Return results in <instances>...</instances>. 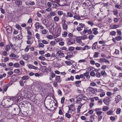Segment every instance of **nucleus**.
I'll use <instances>...</instances> for the list:
<instances>
[{"label": "nucleus", "instance_id": "nucleus-49", "mask_svg": "<svg viewBox=\"0 0 122 122\" xmlns=\"http://www.w3.org/2000/svg\"><path fill=\"white\" fill-rule=\"evenodd\" d=\"M41 32L43 35L46 34V30L45 29L41 31Z\"/></svg>", "mask_w": 122, "mask_h": 122}, {"label": "nucleus", "instance_id": "nucleus-50", "mask_svg": "<svg viewBox=\"0 0 122 122\" xmlns=\"http://www.w3.org/2000/svg\"><path fill=\"white\" fill-rule=\"evenodd\" d=\"M58 82H57L56 81H55L53 82V85L55 87H56L57 86H58V84L57 83Z\"/></svg>", "mask_w": 122, "mask_h": 122}, {"label": "nucleus", "instance_id": "nucleus-40", "mask_svg": "<svg viewBox=\"0 0 122 122\" xmlns=\"http://www.w3.org/2000/svg\"><path fill=\"white\" fill-rule=\"evenodd\" d=\"M90 49L89 46L87 45H86L82 49L83 51L85 50L86 49Z\"/></svg>", "mask_w": 122, "mask_h": 122}, {"label": "nucleus", "instance_id": "nucleus-17", "mask_svg": "<svg viewBox=\"0 0 122 122\" xmlns=\"http://www.w3.org/2000/svg\"><path fill=\"white\" fill-rule=\"evenodd\" d=\"M79 96H80L82 98V99L86 101L88 99V98L83 95L80 94L79 95Z\"/></svg>", "mask_w": 122, "mask_h": 122}, {"label": "nucleus", "instance_id": "nucleus-57", "mask_svg": "<svg viewBox=\"0 0 122 122\" xmlns=\"http://www.w3.org/2000/svg\"><path fill=\"white\" fill-rule=\"evenodd\" d=\"M50 14L51 15V16H54L56 15V14L55 12L51 11L50 13Z\"/></svg>", "mask_w": 122, "mask_h": 122}, {"label": "nucleus", "instance_id": "nucleus-7", "mask_svg": "<svg viewBox=\"0 0 122 122\" xmlns=\"http://www.w3.org/2000/svg\"><path fill=\"white\" fill-rule=\"evenodd\" d=\"M51 2L52 3L53 5H54V7H56L57 6H59L60 5L61 6H62L65 5H59V4L58 3V2L55 1H51Z\"/></svg>", "mask_w": 122, "mask_h": 122}, {"label": "nucleus", "instance_id": "nucleus-55", "mask_svg": "<svg viewBox=\"0 0 122 122\" xmlns=\"http://www.w3.org/2000/svg\"><path fill=\"white\" fill-rule=\"evenodd\" d=\"M99 54L98 52H95V54L94 55L93 57H98Z\"/></svg>", "mask_w": 122, "mask_h": 122}, {"label": "nucleus", "instance_id": "nucleus-29", "mask_svg": "<svg viewBox=\"0 0 122 122\" xmlns=\"http://www.w3.org/2000/svg\"><path fill=\"white\" fill-rule=\"evenodd\" d=\"M84 27V30L82 32V33L84 34H85L88 31V30L87 29L88 28L87 27Z\"/></svg>", "mask_w": 122, "mask_h": 122}, {"label": "nucleus", "instance_id": "nucleus-41", "mask_svg": "<svg viewBox=\"0 0 122 122\" xmlns=\"http://www.w3.org/2000/svg\"><path fill=\"white\" fill-rule=\"evenodd\" d=\"M73 17L74 19H81V17L80 16L78 15H75Z\"/></svg>", "mask_w": 122, "mask_h": 122}, {"label": "nucleus", "instance_id": "nucleus-23", "mask_svg": "<svg viewBox=\"0 0 122 122\" xmlns=\"http://www.w3.org/2000/svg\"><path fill=\"white\" fill-rule=\"evenodd\" d=\"M74 79V77L72 76H71L70 77L68 78L67 79H66V81L71 80L73 81Z\"/></svg>", "mask_w": 122, "mask_h": 122}, {"label": "nucleus", "instance_id": "nucleus-22", "mask_svg": "<svg viewBox=\"0 0 122 122\" xmlns=\"http://www.w3.org/2000/svg\"><path fill=\"white\" fill-rule=\"evenodd\" d=\"M40 25L39 23L38 22H36L35 24V26L36 28H37L38 29L40 28Z\"/></svg>", "mask_w": 122, "mask_h": 122}, {"label": "nucleus", "instance_id": "nucleus-42", "mask_svg": "<svg viewBox=\"0 0 122 122\" xmlns=\"http://www.w3.org/2000/svg\"><path fill=\"white\" fill-rule=\"evenodd\" d=\"M44 46V45L42 43H40L38 44V46L39 47L43 48Z\"/></svg>", "mask_w": 122, "mask_h": 122}, {"label": "nucleus", "instance_id": "nucleus-61", "mask_svg": "<svg viewBox=\"0 0 122 122\" xmlns=\"http://www.w3.org/2000/svg\"><path fill=\"white\" fill-rule=\"evenodd\" d=\"M16 27L19 30H21V26L18 24L16 25Z\"/></svg>", "mask_w": 122, "mask_h": 122}, {"label": "nucleus", "instance_id": "nucleus-58", "mask_svg": "<svg viewBox=\"0 0 122 122\" xmlns=\"http://www.w3.org/2000/svg\"><path fill=\"white\" fill-rule=\"evenodd\" d=\"M94 35H91L89 36L88 38L90 40H91L93 39V38L94 37Z\"/></svg>", "mask_w": 122, "mask_h": 122}, {"label": "nucleus", "instance_id": "nucleus-47", "mask_svg": "<svg viewBox=\"0 0 122 122\" xmlns=\"http://www.w3.org/2000/svg\"><path fill=\"white\" fill-rule=\"evenodd\" d=\"M82 101V99L79 98H78L77 99H76V102L79 104V103H81V102H79L78 101Z\"/></svg>", "mask_w": 122, "mask_h": 122}, {"label": "nucleus", "instance_id": "nucleus-2", "mask_svg": "<svg viewBox=\"0 0 122 122\" xmlns=\"http://www.w3.org/2000/svg\"><path fill=\"white\" fill-rule=\"evenodd\" d=\"M68 111L67 112L68 113H71L72 112L74 111L75 107H74V105L72 104L68 106Z\"/></svg>", "mask_w": 122, "mask_h": 122}, {"label": "nucleus", "instance_id": "nucleus-1", "mask_svg": "<svg viewBox=\"0 0 122 122\" xmlns=\"http://www.w3.org/2000/svg\"><path fill=\"white\" fill-rule=\"evenodd\" d=\"M10 107L12 108V109H13V111L17 114H18L20 113V108L16 104L12 105Z\"/></svg>", "mask_w": 122, "mask_h": 122}, {"label": "nucleus", "instance_id": "nucleus-4", "mask_svg": "<svg viewBox=\"0 0 122 122\" xmlns=\"http://www.w3.org/2000/svg\"><path fill=\"white\" fill-rule=\"evenodd\" d=\"M61 28H58L54 35V37L55 38H56L60 35L61 33Z\"/></svg>", "mask_w": 122, "mask_h": 122}, {"label": "nucleus", "instance_id": "nucleus-53", "mask_svg": "<svg viewBox=\"0 0 122 122\" xmlns=\"http://www.w3.org/2000/svg\"><path fill=\"white\" fill-rule=\"evenodd\" d=\"M96 76L97 77H100L101 76V74L98 72H97L96 74Z\"/></svg>", "mask_w": 122, "mask_h": 122}, {"label": "nucleus", "instance_id": "nucleus-32", "mask_svg": "<svg viewBox=\"0 0 122 122\" xmlns=\"http://www.w3.org/2000/svg\"><path fill=\"white\" fill-rule=\"evenodd\" d=\"M55 22H57L59 20V18L57 16H55L53 18Z\"/></svg>", "mask_w": 122, "mask_h": 122}, {"label": "nucleus", "instance_id": "nucleus-45", "mask_svg": "<svg viewBox=\"0 0 122 122\" xmlns=\"http://www.w3.org/2000/svg\"><path fill=\"white\" fill-rule=\"evenodd\" d=\"M101 75L102 76H103L106 74V73L104 71H102L100 73Z\"/></svg>", "mask_w": 122, "mask_h": 122}, {"label": "nucleus", "instance_id": "nucleus-37", "mask_svg": "<svg viewBox=\"0 0 122 122\" xmlns=\"http://www.w3.org/2000/svg\"><path fill=\"white\" fill-rule=\"evenodd\" d=\"M121 111V109L120 108H118L117 109L116 112L117 114H120Z\"/></svg>", "mask_w": 122, "mask_h": 122}, {"label": "nucleus", "instance_id": "nucleus-20", "mask_svg": "<svg viewBox=\"0 0 122 122\" xmlns=\"http://www.w3.org/2000/svg\"><path fill=\"white\" fill-rule=\"evenodd\" d=\"M66 16V15L65 16V14H64L63 15V16L61 18V19L62 20V24H66V21L65 19V16Z\"/></svg>", "mask_w": 122, "mask_h": 122}, {"label": "nucleus", "instance_id": "nucleus-46", "mask_svg": "<svg viewBox=\"0 0 122 122\" xmlns=\"http://www.w3.org/2000/svg\"><path fill=\"white\" fill-rule=\"evenodd\" d=\"M57 13L58 15L60 16L63 14V12L61 11H58Z\"/></svg>", "mask_w": 122, "mask_h": 122}, {"label": "nucleus", "instance_id": "nucleus-62", "mask_svg": "<svg viewBox=\"0 0 122 122\" xmlns=\"http://www.w3.org/2000/svg\"><path fill=\"white\" fill-rule=\"evenodd\" d=\"M19 83L20 85L21 86H24L23 81L22 80H20L19 81Z\"/></svg>", "mask_w": 122, "mask_h": 122}, {"label": "nucleus", "instance_id": "nucleus-54", "mask_svg": "<svg viewBox=\"0 0 122 122\" xmlns=\"http://www.w3.org/2000/svg\"><path fill=\"white\" fill-rule=\"evenodd\" d=\"M47 38L49 39H52L53 38V36L52 35H48L47 36Z\"/></svg>", "mask_w": 122, "mask_h": 122}, {"label": "nucleus", "instance_id": "nucleus-11", "mask_svg": "<svg viewBox=\"0 0 122 122\" xmlns=\"http://www.w3.org/2000/svg\"><path fill=\"white\" fill-rule=\"evenodd\" d=\"M87 90H88V91L90 92H91L93 94H94L95 93V90L92 87H88Z\"/></svg>", "mask_w": 122, "mask_h": 122}, {"label": "nucleus", "instance_id": "nucleus-28", "mask_svg": "<svg viewBox=\"0 0 122 122\" xmlns=\"http://www.w3.org/2000/svg\"><path fill=\"white\" fill-rule=\"evenodd\" d=\"M23 58L25 60H27L28 59L29 57L27 54H25L22 56Z\"/></svg>", "mask_w": 122, "mask_h": 122}, {"label": "nucleus", "instance_id": "nucleus-59", "mask_svg": "<svg viewBox=\"0 0 122 122\" xmlns=\"http://www.w3.org/2000/svg\"><path fill=\"white\" fill-rule=\"evenodd\" d=\"M113 112L112 110H110L108 111L107 113L108 115H110L112 114Z\"/></svg>", "mask_w": 122, "mask_h": 122}, {"label": "nucleus", "instance_id": "nucleus-60", "mask_svg": "<svg viewBox=\"0 0 122 122\" xmlns=\"http://www.w3.org/2000/svg\"><path fill=\"white\" fill-rule=\"evenodd\" d=\"M115 7L116 8H117L118 9H120L121 8V6L120 5H115Z\"/></svg>", "mask_w": 122, "mask_h": 122}, {"label": "nucleus", "instance_id": "nucleus-16", "mask_svg": "<svg viewBox=\"0 0 122 122\" xmlns=\"http://www.w3.org/2000/svg\"><path fill=\"white\" fill-rule=\"evenodd\" d=\"M120 97L121 96L119 95H118L116 97L115 101H116V103H117L120 101Z\"/></svg>", "mask_w": 122, "mask_h": 122}, {"label": "nucleus", "instance_id": "nucleus-27", "mask_svg": "<svg viewBox=\"0 0 122 122\" xmlns=\"http://www.w3.org/2000/svg\"><path fill=\"white\" fill-rule=\"evenodd\" d=\"M97 42H95L93 45L92 46V49L93 50L96 49V46H97Z\"/></svg>", "mask_w": 122, "mask_h": 122}, {"label": "nucleus", "instance_id": "nucleus-12", "mask_svg": "<svg viewBox=\"0 0 122 122\" xmlns=\"http://www.w3.org/2000/svg\"><path fill=\"white\" fill-rule=\"evenodd\" d=\"M55 80L58 83H60L61 81V77L60 76H57L55 77Z\"/></svg>", "mask_w": 122, "mask_h": 122}, {"label": "nucleus", "instance_id": "nucleus-13", "mask_svg": "<svg viewBox=\"0 0 122 122\" xmlns=\"http://www.w3.org/2000/svg\"><path fill=\"white\" fill-rule=\"evenodd\" d=\"M81 81L80 80L77 81L75 82V86L78 87H80L81 84Z\"/></svg>", "mask_w": 122, "mask_h": 122}, {"label": "nucleus", "instance_id": "nucleus-48", "mask_svg": "<svg viewBox=\"0 0 122 122\" xmlns=\"http://www.w3.org/2000/svg\"><path fill=\"white\" fill-rule=\"evenodd\" d=\"M67 15L69 17H71L73 16L72 14L70 12H68L67 13Z\"/></svg>", "mask_w": 122, "mask_h": 122}, {"label": "nucleus", "instance_id": "nucleus-52", "mask_svg": "<svg viewBox=\"0 0 122 122\" xmlns=\"http://www.w3.org/2000/svg\"><path fill=\"white\" fill-rule=\"evenodd\" d=\"M20 71V70L19 69H16L14 70V72L15 73H18Z\"/></svg>", "mask_w": 122, "mask_h": 122}, {"label": "nucleus", "instance_id": "nucleus-63", "mask_svg": "<svg viewBox=\"0 0 122 122\" xmlns=\"http://www.w3.org/2000/svg\"><path fill=\"white\" fill-rule=\"evenodd\" d=\"M65 63L68 65H71V63L70 61H66L65 62Z\"/></svg>", "mask_w": 122, "mask_h": 122}, {"label": "nucleus", "instance_id": "nucleus-38", "mask_svg": "<svg viewBox=\"0 0 122 122\" xmlns=\"http://www.w3.org/2000/svg\"><path fill=\"white\" fill-rule=\"evenodd\" d=\"M14 66L15 67L18 68L20 66L19 64L18 63H15L14 64Z\"/></svg>", "mask_w": 122, "mask_h": 122}, {"label": "nucleus", "instance_id": "nucleus-33", "mask_svg": "<svg viewBox=\"0 0 122 122\" xmlns=\"http://www.w3.org/2000/svg\"><path fill=\"white\" fill-rule=\"evenodd\" d=\"M109 109V108L107 106H104L102 110L104 112L106 111Z\"/></svg>", "mask_w": 122, "mask_h": 122}, {"label": "nucleus", "instance_id": "nucleus-9", "mask_svg": "<svg viewBox=\"0 0 122 122\" xmlns=\"http://www.w3.org/2000/svg\"><path fill=\"white\" fill-rule=\"evenodd\" d=\"M25 4L28 5H33L35 4L34 2L33 1H31L30 0H28L25 2Z\"/></svg>", "mask_w": 122, "mask_h": 122}, {"label": "nucleus", "instance_id": "nucleus-36", "mask_svg": "<svg viewBox=\"0 0 122 122\" xmlns=\"http://www.w3.org/2000/svg\"><path fill=\"white\" fill-rule=\"evenodd\" d=\"M38 59L41 60H46L45 58L42 56H40L38 57Z\"/></svg>", "mask_w": 122, "mask_h": 122}, {"label": "nucleus", "instance_id": "nucleus-21", "mask_svg": "<svg viewBox=\"0 0 122 122\" xmlns=\"http://www.w3.org/2000/svg\"><path fill=\"white\" fill-rule=\"evenodd\" d=\"M63 28L66 30H67V25L66 24H62Z\"/></svg>", "mask_w": 122, "mask_h": 122}, {"label": "nucleus", "instance_id": "nucleus-15", "mask_svg": "<svg viewBox=\"0 0 122 122\" xmlns=\"http://www.w3.org/2000/svg\"><path fill=\"white\" fill-rule=\"evenodd\" d=\"M6 29L8 33H10L12 31V29L10 26H7L6 27Z\"/></svg>", "mask_w": 122, "mask_h": 122}, {"label": "nucleus", "instance_id": "nucleus-26", "mask_svg": "<svg viewBox=\"0 0 122 122\" xmlns=\"http://www.w3.org/2000/svg\"><path fill=\"white\" fill-rule=\"evenodd\" d=\"M83 75L84 76H86V78H89L90 77V76L89 75V72L87 71L84 73L83 74Z\"/></svg>", "mask_w": 122, "mask_h": 122}, {"label": "nucleus", "instance_id": "nucleus-8", "mask_svg": "<svg viewBox=\"0 0 122 122\" xmlns=\"http://www.w3.org/2000/svg\"><path fill=\"white\" fill-rule=\"evenodd\" d=\"M75 42V41L74 39L71 38L68 41L67 44L68 45H71L74 44Z\"/></svg>", "mask_w": 122, "mask_h": 122}, {"label": "nucleus", "instance_id": "nucleus-10", "mask_svg": "<svg viewBox=\"0 0 122 122\" xmlns=\"http://www.w3.org/2000/svg\"><path fill=\"white\" fill-rule=\"evenodd\" d=\"M41 71L43 72H46L48 70V68L46 66H41Z\"/></svg>", "mask_w": 122, "mask_h": 122}, {"label": "nucleus", "instance_id": "nucleus-14", "mask_svg": "<svg viewBox=\"0 0 122 122\" xmlns=\"http://www.w3.org/2000/svg\"><path fill=\"white\" fill-rule=\"evenodd\" d=\"M23 37L22 34H20L17 35L16 37H13V39H18L19 40H20Z\"/></svg>", "mask_w": 122, "mask_h": 122}, {"label": "nucleus", "instance_id": "nucleus-3", "mask_svg": "<svg viewBox=\"0 0 122 122\" xmlns=\"http://www.w3.org/2000/svg\"><path fill=\"white\" fill-rule=\"evenodd\" d=\"M111 101V98L108 97H107L103 100V102L106 105H109L110 102Z\"/></svg>", "mask_w": 122, "mask_h": 122}, {"label": "nucleus", "instance_id": "nucleus-64", "mask_svg": "<svg viewBox=\"0 0 122 122\" xmlns=\"http://www.w3.org/2000/svg\"><path fill=\"white\" fill-rule=\"evenodd\" d=\"M90 75L91 76H94L95 75V74L94 72L92 71L91 72Z\"/></svg>", "mask_w": 122, "mask_h": 122}, {"label": "nucleus", "instance_id": "nucleus-31", "mask_svg": "<svg viewBox=\"0 0 122 122\" xmlns=\"http://www.w3.org/2000/svg\"><path fill=\"white\" fill-rule=\"evenodd\" d=\"M10 47L9 45H8L6 46L5 50L7 51H9L10 49Z\"/></svg>", "mask_w": 122, "mask_h": 122}, {"label": "nucleus", "instance_id": "nucleus-51", "mask_svg": "<svg viewBox=\"0 0 122 122\" xmlns=\"http://www.w3.org/2000/svg\"><path fill=\"white\" fill-rule=\"evenodd\" d=\"M56 76L55 74L53 72H51V77L52 78H53L55 77Z\"/></svg>", "mask_w": 122, "mask_h": 122}, {"label": "nucleus", "instance_id": "nucleus-5", "mask_svg": "<svg viewBox=\"0 0 122 122\" xmlns=\"http://www.w3.org/2000/svg\"><path fill=\"white\" fill-rule=\"evenodd\" d=\"M79 26L77 27L76 28L77 30L78 31H80L82 30V28L85 27V25L82 23H79Z\"/></svg>", "mask_w": 122, "mask_h": 122}, {"label": "nucleus", "instance_id": "nucleus-56", "mask_svg": "<svg viewBox=\"0 0 122 122\" xmlns=\"http://www.w3.org/2000/svg\"><path fill=\"white\" fill-rule=\"evenodd\" d=\"M105 60V59L104 58H101L100 59L99 62L101 63H102L103 62H104Z\"/></svg>", "mask_w": 122, "mask_h": 122}, {"label": "nucleus", "instance_id": "nucleus-43", "mask_svg": "<svg viewBox=\"0 0 122 122\" xmlns=\"http://www.w3.org/2000/svg\"><path fill=\"white\" fill-rule=\"evenodd\" d=\"M55 42L54 41H51L50 43V45L51 46H54L55 44Z\"/></svg>", "mask_w": 122, "mask_h": 122}, {"label": "nucleus", "instance_id": "nucleus-25", "mask_svg": "<svg viewBox=\"0 0 122 122\" xmlns=\"http://www.w3.org/2000/svg\"><path fill=\"white\" fill-rule=\"evenodd\" d=\"M76 41L77 42L79 43H80L81 42V41L80 36L76 38Z\"/></svg>", "mask_w": 122, "mask_h": 122}, {"label": "nucleus", "instance_id": "nucleus-19", "mask_svg": "<svg viewBox=\"0 0 122 122\" xmlns=\"http://www.w3.org/2000/svg\"><path fill=\"white\" fill-rule=\"evenodd\" d=\"M98 29L96 28H93L92 30L94 31L93 34L94 35H96L98 33V31H97Z\"/></svg>", "mask_w": 122, "mask_h": 122}, {"label": "nucleus", "instance_id": "nucleus-39", "mask_svg": "<svg viewBox=\"0 0 122 122\" xmlns=\"http://www.w3.org/2000/svg\"><path fill=\"white\" fill-rule=\"evenodd\" d=\"M116 34V32L114 31H112L110 33V34L112 36H115Z\"/></svg>", "mask_w": 122, "mask_h": 122}, {"label": "nucleus", "instance_id": "nucleus-24", "mask_svg": "<svg viewBox=\"0 0 122 122\" xmlns=\"http://www.w3.org/2000/svg\"><path fill=\"white\" fill-rule=\"evenodd\" d=\"M67 55L69 58H71L73 56V53L72 52H70L68 53Z\"/></svg>", "mask_w": 122, "mask_h": 122}, {"label": "nucleus", "instance_id": "nucleus-35", "mask_svg": "<svg viewBox=\"0 0 122 122\" xmlns=\"http://www.w3.org/2000/svg\"><path fill=\"white\" fill-rule=\"evenodd\" d=\"M68 33L67 31H64L62 34L63 37H66Z\"/></svg>", "mask_w": 122, "mask_h": 122}, {"label": "nucleus", "instance_id": "nucleus-18", "mask_svg": "<svg viewBox=\"0 0 122 122\" xmlns=\"http://www.w3.org/2000/svg\"><path fill=\"white\" fill-rule=\"evenodd\" d=\"M119 25H112L110 26V27L112 29H114L118 27Z\"/></svg>", "mask_w": 122, "mask_h": 122}, {"label": "nucleus", "instance_id": "nucleus-30", "mask_svg": "<svg viewBox=\"0 0 122 122\" xmlns=\"http://www.w3.org/2000/svg\"><path fill=\"white\" fill-rule=\"evenodd\" d=\"M29 79V76H24L22 77L21 79L22 80H26Z\"/></svg>", "mask_w": 122, "mask_h": 122}, {"label": "nucleus", "instance_id": "nucleus-6", "mask_svg": "<svg viewBox=\"0 0 122 122\" xmlns=\"http://www.w3.org/2000/svg\"><path fill=\"white\" fill-rule=\"evenodd\" d=\"M63 51L61 50H60L57 51L56 53V55L57 56L61 57H64V54L63 53Z\"/></svg>", "mask_w": 122, "mask_h": 122}, {"label": "nucleus", "instance_id": "nucleus-44", "mask_svg": "<svg viewBox=\"0 0 122 122\" xmlns=\"http://www.w3.org/2000/svg\"><path fill=\"white\" fill-rule=\"evenodd\" d=\"M66 113V114L65 116L67 118H70L71 117V115L70 114L68 113Z\"/></svg>", "mask_w": 122, "mask_h": 122}, {"label": "nucleus", "instance_id": "nucleus-34", "mask_svg": "<svg viewBox=\"0 0 122 122\" xmlns=\"http://www.w3.org/2000/svg\"><path fill=\"white\" fill-rule=\"evenodd\" d=\"M115 39L117 41H119L122 40V38L120 36H118L116 37Z\"/></svg>", "mask_w": 122, "mask_h": 122}]
</instances>
